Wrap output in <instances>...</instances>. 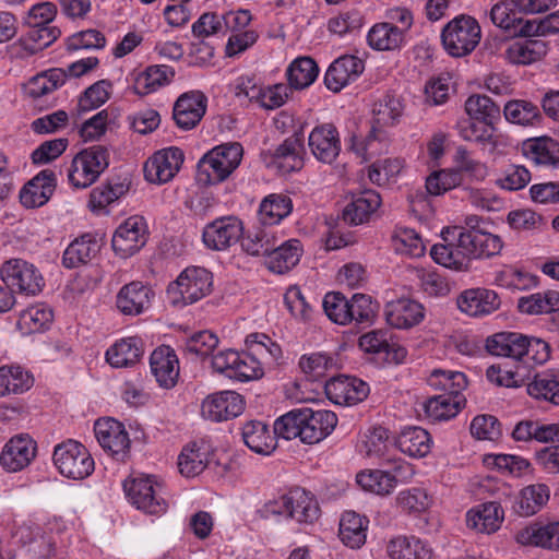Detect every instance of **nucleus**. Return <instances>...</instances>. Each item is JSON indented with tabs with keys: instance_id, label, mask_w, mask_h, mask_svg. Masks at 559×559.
<instances>
[{
	"instance_id": "60",
	"label": "nucleus",
	"mask_w": 559,
	"mask_h": 559,
	"mask_svg": "<svg viewBox=\"0 0 559 559\" xmlns=\"http://www.w3.org/2000/svg\"><path fill=\"white\" fill-rule=\"evenodd\" d=\"M555 523L532 524L516 533L515 539L524 546H538L554 549Z\"/></svg>"
},
{
	"instance_id": "15",
	"label": "nucleus",
	"mask_w": 559,
	"mask_h": 559,
	"mask_svg": "<svg viewBox=\"0 0 559 559\" xmlns=\"http://www.w3.org/2000/svg\"><path fill=\"white\" fill-rule=\"evenodd\" d=\"M183 160L185 155L179 147L160 150L144 163V177L151 183H166L176 176Z\"/></svg>"
},
{
	"instance_id": "44",
	"label": "nucleus",
	"mask_w": 559,
	"mask_h": 559,
	"mask_svg": "<svg viewBox=\"0 0 559 559\" xmlns=\"http://www.w3.org/2000/svg\"><path fill=\"white\" fill-rule=\"evenodd\" d=\"M293 211V201L288 195L272 193L265 197L259 207L261 225L273 226L280 224Z\"/></svg>"
},
{
	"instance_id": "41",
	"label": "nucleus",
	"mask_w": 559,
	"mask_h": 559,
	"mask_svg": "<svg viewBox=\"0 0 559 559\" xmlns=\"http://www.w3.org/2000/svg\"><path fill=\"white\" fill-rule=\"evenodd\" d=\"M53 319L52 310L46 304H35L21 311L16 328L23 335L46 331Z\"/></svg>"
},
{
	"instance_id": "20",
	"label": "nucleus",
	"mask_w": 559,
	"mask_h": 559,
	"mask_svg": "<svg viewBox=\"0 0 559 559\" xmlns=\"http://www.w3.org/2000/svg\"><path fill=\"white\" fill-rule=\"evenodd\" d=\"M456 305L460 311L466 316L481 318L497 311L501 300L495 290L476 287L463 290L456 298Z\"/></svg>"
},
{
	"instance_id": "23",
	"label": "nucleus",
	"mask_w": 559,
	"mask_h": 559,
	"mask_svg": "<svg viewBox=\"0 0 559 559\" xmlns=\"http://www.w3.org/2000/svg\"><path fill=\"white\" fill-rule=\"evenodd\" d=\"M364 61L353 55H344L335 59L324 75L325 86L337 93L350 82H354L364 72Z\"/></svg>"
},
{
	"instance_id": "31",
	"label": "nucleus",
	"mask_w": 559,
	"mask_h": 559,
	"mask_svg": "<svg viewBox=\"0 0 559 559\" xmlns=\"http://www.w3.org/2000/svg\"><path fill=\"white\" fill-rule=\"evenodd\" d=\"M504 511L496 501L485 502L472 508L466 513V524L469 528L485 534L498 531L503 522Z\"/></svg>"
},
{
	"instance_id": "24",
	"label": "nucleus",
	"mask_w": 559,
	"mask_h": 559,
	"mask_svg": "<svg viewBox=\"0 0 559 559\" xmlns=\"http://www.w3.org/2000/svg\"><path fill=\"white\" fill-rule=\"evenodd\" d=\"M57 186L56 174L44 169L33 177L20 191V202L26 209L45 205L52 197Z\"/></svg>"
},
{
	"instance_id": "64",
	"label": "nucleus",
	"mask_w": 559,
	"mask_h": 559,
	"mask_svg": "<svg viewBox=\"0 0 559 559\" xmlns=\"http://www.w3.org/2000/svg\"><path fill=\"white\" fill-rule=\"evenodd\" d=\"M356 481L365 491L379 496L390 495L395 488V483L383 469L362 471L357 474Z\"/></svg>"
},
{
	"instance_id": "50",
	"label": "nucleus",
	"mask_w": 559,
	"mask_h": 559,
	"mask_svg": "<svg viewBox=\"0 0 559 559\" xmlns=\"http://www.w3.org/2000/svg\"><path fill=\"white\" fill-rule=\"evenodd\" d=\"M518 309L530 316L556 311L559 309V292L547 290L521 297L518 300Z\"/></svg>"
},
{
	"instance_id": "10",
	"label": "nucleus",
	"mask_w": 559,
	"mask_h": 559,
	"mask_svg": "<svg viewBox=\"0 0 559 559\" xmlns=\"http://www.w3.org/2000/svg\"><path fill=\"white\" fill-rule=\"evenodd\" d=\"M0 277L13 295L34 297L45 287V280L38 267L24 259H10L3 262Z\"/></svg>"
},
{
	"instance_id": "59",
	"label": "nucleus",
	"mask_w": 559,
	"mask_h": 559,
	"mask_svg": "<svg viewBox=\"0 0 559 559\" xmlns=\"http://www.w3.org/2000/svg\"><path fill=\"white\" fill-rule=\"evenodd\" d=\"M455 129L464 141L475 142L483 146L493 143L490 124L471 118L469 116L460 119L455 124Z\"/></svg>"
},
{
	"instance_id": "49",
	"label": "nucleus",
	"mask_w": 559,
	"mask_h": 559,
	"mask_svg": "<svg viewBox=\"0 0 559 559\" xmlns=\"http://www.w3.org/2000/svg\"><path fill=\"white\" fill-rule=\"evenodd\" d=\"M174 75V71L167 66H151L136 76L134 91L139 95L154 93L168 84Z\"/></svg>"
},
{
	"instance_id": "22",
	"label": "nucleus",
	"mask_w": 559,
	"mask_h": 559,
	"mask_svg": "<svg viewBox=\"0 0 559 559\" xmlns=\"http://www.w3.org/2000/svg\"><path fill=\"white\" fill-rule=\"evenodd\" d=\"M305 138L301 131L286 138L272 153L271 165L283 174L300 170L304 166Z\"/></svg>"
},
{
	"instance_id": "48",
	"label": "nucleus",
	"mask_w": 559,
	"mask_h": 559,
	"mask_svg": "<svg viewBox=\"0 0 559 559\" xmlns=\"http://www.w3.org/2000/svg\"><path fill=\"white\" fill-rule=\"evenodd\" d=\"M386 551L391 559H431L430 549L415 537L397 536L389 542Z\"/></svg>"
},
{
	"instance_id": "51",
	"label": "nucleus",
	"mask_w": 559,
	"mask_h": 559,
	"mask_svg": "<svg viewBox=\"0 0 559 559\" xmlns=\"http://www.w3.org/2000/svg\"><path fill=\"white\" fill-rule=\"evenodd\" d=\"M66 80V70L50 69L29 79L26 84V93L32 98L43 97L62 86Z\"/></svg>"
},
{
	"instance_id": "3",
	"label": "nucleus",
	"mask_w": 559,
	"mask_h": 559,
	"mask_svg": "<svg viewBox=\"0 0 559 559\" xmlns=\"http://www.w3.org/2000/svg\"><path fill=\"white\" fill-rule=\"evenodd\" d=\"M489 354L513 359L516 364L533 367L550 358V345L543 338L520 332H499L486 340Z\"/></svg>"
},
{
	"instance_id": "30",
	"label": "nucleus",
	"mask_w": 559,
	"mask_h": 559,
	"mask_svg": "<svg viewBox=\"0 0 559 559\" xmlns=\"http://www.w3.org/2000/svg\"><path fill=\"white\" fill-rule=\"evenodd\" d=\"M153 290L142 282L134 281L122 286L117 295V308L127 316H138L151 306Z\"/></svg>"
},
{
	"instance_id": "33",
	"label": "nucleus",
	"mask_w": 559,
	"mask_h": 559,
	"mask_svg": "<svg viewBox=\"0 0 559 559\" xmlns=\"http://www.w3.org/2000/svg\"><path fill=\"white\" fill-rule=\"evenodd\" d=\"M550 488L546 484H532L523 487L512 506L520 516H532L538 513L549 501Z\"/></svg>"
},
{
	"instance_id": "9",
	"label": "nucleus",
	"mask_w": 559,
	"mask_h": 559,
	"mask_svg": "<svg viewBox=\"0 0 559 559\" xmlns=\"http://www.w3.org/2000/svg\"><path fill=\"white\" fill-rule=\"evenodd\" d=\"M109 154L106 147L93 145L80 151L68 168V180L76 189L92 186L108 167Z\"/></svg>"
},
{
	"instance_id": "40",
	"label": "nucleus",
	"mask_w": 559,
	"mask_h": 559,
	"mask_svg": "<svg viewBox=\"0 0 559 559\" xmlns=\"http://www.w3.org/2000/svg\"><path fill=\"white\" fill-rule=\"evenodd\" d=\"M277 242L275 233L265 225L255 226L240 237V245L246 253L253 257L262 255L265 259Z\"/></svg>"
},
{
	"instance_id": "37",
	"label": "nucleus",
	"mask_w": 559,
	"mask_h": 559,
	"mask_svg": "<svg viewBox=\"0 0 559 559\" xmlns=\"http://www.w3.org/2000/svg\"><path fill=\"white\" fill-rule=\"evenodd\" d=\"M100 250L95 236L85 234L74 239L64 250L62 265L67 269H75L87 264Z\"/></svg>"
},
{
	"instance_id": "5",
	"label": "nucleus",
	"mask_w": 559,
	"mask_h": 559,
	"mask_svg": "<svg viewBox=\"0 0 559 559\" xmlns=\"http://www.w3.org/2000/svg\"><path fill=\"white\" fill-rule=\"evenodd\" d=\"M243 148L239 142L214 146L198 162L197 181L202 186L225 181L240 165Z\"/></svg>"
},
{
	"instance_id": "42",
	"label": "nucleus",
	"mask_w": 559,
	"mask_h": 559,
	"mask_svg": "<svg viewBox=\"0 0 559 559\" xmlns=\"http://www.w3.org/2000/svg\"><path fill=\"white\" fill-rule=\"evenodd\" d=\"M142 354V341L138 337H126L107 349L106 360L115 368H123L138 362Z\"/></svg>"
},
{
	"instance_id": "13",
	"label": "nucleus",
	"mask_w": 559,
	"mask_h": 559,
	"mask_svg": "<svg viewBox=\"0 0 559 559\" xmlns=\"http://www.w3.org/2000/svg\"><path fill=\"white\" fill-rule=\"evenodd\" d=\"M148 238L144 217L133 215L121 223L111 238V247L117 255L127 259L143 248Z\"/></svg>"
},
{
	"instance_id": "43",
	"label": "nucleus",
	"mask_w": 559,
	"mask_h": 559,
	"mask_svg": "<svg viewBox=\"0 0 559 559\" xmlns=\"http://www.w3.org/2000/svg\"><path fill=\"white\" fill-rule=\"evenodd\" d=\"M548 46L547 43L537 39L530 38L521 41L512 43L506 50V58L513 64H531L547 55Z\"/></svg>"
},
{
	"instance_id": "19",
	"label": "nucleus",
	"mask_w": 559,
	"mask_h": 559,
	"mask_svg": "<svg viewBox=\"0 0 559 559\" xmlns=\"http://www.w3.org/2000/svg\"><path fill=\"white\" fill-rule=\"evenodd\" d=\"M324 391L334 404L354 405L368 396L369 385L356 377L340 374L325 382Z\"/></svg>"
},
{
	"instance_id": "53",
	"label": "nucleus",
	"mask_w": 559,
	"mask_h": 559,
	"mask_svg": "<svg viewBox=\"0 0 559 559\" xmlns=\"http://www.w3.org/2000/svg\"><path fill=\"white\" fill-rule=\"evenodd\" d=\"M391 242L394 251L402 255L418 258L425 253L420 236L412 228L396 226L391 235Z\"/></svg>"
},
{
	"instance_id": "29",
	"label": "nucleus",
	"mask_w": 559,
	"mask_h": 559,
	"mask_svg": "<svg viewBox=\"0 0 559 559\" xmlns=\"http://www.w3.org/2000/svg\"><path fill=\"white\" fill-rule=\"evenodd\" d=\"M386 322L396 329H409L419 324L424 319L423 306L408 298L391 300L384 310Z\"/></svg>"
},
{
	"instance_id": "39",
	"label": "nucleus",
	"mask_w": 559,
	"mask_h": 559,
	"mask_svg": "<svg viewBox=\"0 0 559 559\" xmlns=\"http://www.w3.org/2000/svg\"><path fill=\"white\" fill-rule=\"evenodd\" d=\"M522 152L537 165L556 166L559 163V143L551 138L527 139L522 144Z\"/></svg>"
},
{
	"instance_id": "7",
	"label": "nucleus",
	"mask_w": 559,
	"mask_h": 559,
	"mask_svg": "<svg viewBox=\"0 0 559 559\" xmlns=\"http://www.w3.org/2000/svg\"><path fill=\"white\" fill-rule=\"evenodd\" d=\"M480 38L481 29L476 19L464 14L451 20L441 32L444 50L455 58L469 55Z\"/></svg>"
},
{
	"instance_id": "12",
	"label": "nucleus",
	"mask_w": 559,
	"mask_h": 559,
	"mask_svg": "<svg viewBox=\"0 0 559 559\" xmlns=\"http://www.w3.org/2000/svg\"><path fill=\"white\" fill-rule=\"evenodd\" d=\"M130 502L136 509L152 515L166 512L168 504L163 497V486L152 476H140L123 483Z\"/></svg>"
},
{
	"instance_id": "14",
	"label": "nucleus",
	"mask_w": 559,
	"mask_h": 559,
	"mask_svg": "<svg viewBox=\"0 0 559 559\" xmlns=\"http://www.w3.org/2000/svg\"><path fill=\"white\" fill-rule=\"evenodd\" d=\"M99 445L114 459L123 461L130 450V438L122 423L114 418H100L94 425Z\"/></svg>"
},
{
	"instance_id": "6",
	"label": "nucleus",
	"mask_w": 559,
	"mask_h": 559,
	"mask_svg": "<svg viewBox=\"0 0 559 559\" xmlns=\"http://www.w3.org/2000/svg\"><path fill=\"white\" fill-rule=\"evenodd\" d=\"M213 274L205 267H186L167 287V295L174 306L192 305L212 293Z\"/></svg>"
},
{
	"instance_id": "16",
	"label": "nucleus",
	"mask_w": 559,
	"mask_h": 559,
	"mask_svg": "<svg viewBox=\"0 0 559 559\" xmlns=\"http://www.w3.org/2000/svg\"><path fill=\"white\" fill-rule=\"evenodd\" d=\"M242 222L235 216H224L205 225L202 240L206 248L223 251L240 240Z\"/></svg>"
},
{
	"instance_id": "56",
	"label": "nucleus",
	"mask_w": 559,
	"mask_h": 559,
	"mask_svg": "<svg viewBox=\"0 0 559 559\" xmlns=\"http://www.w3.org/2000/svg\"><path fill=\"white\" fill-rule=\"evenodd\" d=\"M526 391L534 399L559 405V380L554 373H536L526 384Z\"/></svg>"
},
{
	"instance_id": "63",
	"label": "nucleus",
	"mask_w": 559,
	"mask_h": 559,
	"mask_svg": "<svg viewBox=\"0 0 559 559\" xmlns=\"http://www.w3.org/2000/svg\"><path fill=\"white\" fill-rule=\"evenodd\" d=\"M484 464L513 477H521L531 467L528 460L512 454H487Z\"/></svg>"
},
{
	"instance_id": "46",
	"label": "nucleus",
	"mask_w": 559,
	"mask_h": 559,
	"mask_svg": "<svg viewBox=\"0 0 559 559\" xmlns=\"http://www.w3.org/2000/svg\"><path fill=\"white\" fill-rule=\"evenodd\" d=\"M34 378L17 365L0 367V397L9 394H21L33 386Z\"/></svg>"
},
{
	"instance_id": "58",
	"label": "nucleus",
	"mask_w": 559,
	"mask_h": 559,
	"mask_svg": "<svg viewBox=\"0 0 559 559\" xmlns=\"http://www.w3.org/2000/svg\"><path fill=\"white\" fill-rule=\"evenodd\" d=\"M531 367L516 364L514 369L492 365L486 371L487 379L499 386L520 388L525 383Z\"/></svg>"
},
{
	"instance_id": "21",
	"label": "nucleus",
	"mask_w": 559,
	"mask_h": 559,
	"mask_svg": "<svg viewBox=\"0 0 559 559\" xmlns=\"http://www.w3.org/2000/svg\"><path fill=\"white\" fill-rule=\"evenodd\" d=\"M206 96L200 91L183 93L174 105L173 118L182 130L193 129L205 115Z\"/></svg>"
},
{
	"instance_id": "26",
	"label": "nucleus",
	"mask_w": 559,
	"mask_h": 559,
	"mask_svg": "<svg viewBox=\"0 0 559 559\" xmlns=\"http://www.w3.org/2000/svg\"><path fill=\"white\" fill-rule=\"evenodd\" d=\"M150 367L162 388L170 389L176 385L179 377V360L170 346L162 345L155 348L150 357Z\"/></svg>"
},
{
	"instance_id": "47",
	"label": "nucleus",
	"mask_w": 559,
	"mask_h": 559,
	"mask_svg": "<svg viewBox=\"0 0 559 559\" xmlns=\"http://www.w3.org/2000/svg\"><path fill=\"white\" fill-rule=\"evenodd\" d=\"M319 75V67L310 57H299L286 70L289 91L309 87Z\"/></svg>"
},
{
	"instance_id": "2",
	"label": "nucleus",
	"mask_w": 559,
	"mask_h": 559,
	"mask_svg": "<svg viewBox=\"0 0 559 559\" xmlns=\"http://www.w3.org/2000/svg\"><path fill=\"white\" fill-rule=\"evenodd\" d=\"M337 425V416L328 409L295 408L274 421L275 432L285 440L299 439L305 444H317L330 436Z\"/></svg>"
},
{
	"instance_id": "38",
	"label": "nucleus",
	"mask_w": 559,
	"mask_h": 559,
	"mask_svg": "<svg viewBox=\"0 0 559 559\" xmlns=\"http://www.w3.org/2000/svg\"><path fill=\"white\" fill-rule=\"evenodd\" d=\"M465 403L463 394H438L425 402L424 409L429 420L443 421L455 417Z\"/></svg>"
},
{
	"instance_id": "27",
	"label": "nucleus",
	"mask_w": 559,
	"mask_h": 559,
	"mask_svg": "<svg viewBox=\"0 0 559 559\" xmlns=\"http://www.w3.org/2000/svg\"><path fill=\"white\" fill-rule=\"evenodd\" d=\"M278 433L262 420H248L241 426L243 443L253 452L270 455L277 447Z\"/></svg>"
},
{
	"instance_id": "34",
	"label": "nucleus",
	"mask_w": 559,
	"mask_h": 559,
	"mask_svg": "<svg viewBox=\"0 0 559 559\" xmlns=\"http://www.w3.org/2000/svg\"><path fill=\"white\" fill-rule=\"evenodd\" d=\"M381 204L380 194L374 190H365L355 197L343 210L342 218L346 224L360 225L370 218Z\"/></svg>"
},
{
	"instance_id": "54",
	"label": "nucleus",
	"mask_w": 559,
	"mask_h": 559,
	"mask_svg": "<svg viewBox=\"0 0 559 559\" xmlns=\"http://www.w3.org/2000/svg\"><path fill=\"white\" fill-rule=\"evenodd\" d=\"M506 119L514 124L534 126L542 121V114L535 104L524 99H513L504 105Z\"/></svg>"
},
{
	"instance_id": "4",
	"label": "nucleus",
	"mask_w": 559,
	"mask_h": 559,
	"mask_svg": "<svg viewBox=\"0 0 559 559\" xmlns=\"http://www.w3.org/2000/svg\"><path fill=\"white\" fill-rule=\"evenodd\" d=\"M403 105L399 97L393 94H385L373 108L374 122L365 140L352 138L350 150L364 159H369L379 154L386 142V133L382 126L393 124L402 115Z\"/></svg>"
},
{
	"instance_id": "17",
	"label": "nucleus",
	"mask_w": 559,
	"mask_h": 559,
	"mask_svg": "<svg viewBox=\"0 0 559 559\" xmlns=\"http://www.w3.org/2000/svg\"><path fill=\"white\" fill-rule=\"evenodd\" d=\"M245 405V400L239 393L222 391L204 399L201 404V414L204 419L219 423L242 414Z\"/></svg>"
},
{
	"instance_id": "55",
	"label": "nucleus",
	"mask_w": 559,
	"mask_h": 559,
	"mask_svg": "<svg viewBox=\"0 0 559 559\" xmlns=\"http://www.w3.org/2000/svg\"><path fill=\"white\" fill-rule=\"evenodd\" d=\"M427 383L442 394H463L467 386V378L461 371L435 369L427 378Z\"/></svg>"
},
{
	"instance_id": "45",
	"label": "nucleus",
	"mask_w": 559,
	"mask_h": 559,
	"mask_svg": "<svg viewBox=\"0 0 559 559\" xmlns=\"http://www.w3.org/2000/svg\"><path fill=\"white\" fill-rule=\"evenodd\" d=\"M403 31L393 23L374 24L367 35L368 45L379 51L394 50L404 43Z\"/></svg>"
},
{
	"instance_id": "8",
	"label": "nucleus",
	"mask_w": 559,
	"mask_h": 559,
	"mask_svg": "<svg viewBox=\"0 0 559 559\" xmlns=\"http://www.w3.org/2000/svg\"><path fill=\"white\" fill-rule=\"evenodd\" d=\"M266 510L273 514L286 515L300 524H312L320 518L316 497L300 487L290 489L278 499L270 501Z\"/></svg>"
},
{
	"instance_id": "32",
	"label": "nucleus",
	"mask_w": 559,
	"mask_h": 559,
	"mask_svg": "<svg viewBox=\"0 0 559 559\" xmlns=\"http://www.w3.org/2000/svg\"><path fill=\"white\" fill-rule=\"evenodd\" d=\"M302 255V246L298 239L277 242L265 259L266 267L276 274H285L295 267Z\"/></svg>"
},
{
	"instance_id": "35",
	"label": "nucleus",
	"mask_w": 559,
	"mask_h": 559,
	"mask_svg": "<svg viewBox=\"0 0 559 559\" xmlns=\"http://www.w3.org/2000/svg\"><path fill=\"white\" fill-rule=\"evenodd\" d=\"M395 445L411 457H425L431 450L432 439L426 429L409 426L401 430L395 439Z\"/></svg>"
},
{
	"instance_id": "57",
	"label": "nucleus",
	"mask_w": 559,
	"mask_h": 559,
	"mask_svg": "<svg viewBox=\"0 0 559 559\" xmlns=\"http://www.w3.org/2000/svg\"><path fill=\"white\" fill-rule=\"evenodd\" d=\"M246 344L248 348L252 349V355H255L262 362L263 368L266 365L277 364L282 357L281 346L263 333L249 334Z\"/></svg>"
},
{
	"instance_id": "11",
	"label": "nucleus",
	"mask_w": 559,
	"mask_h": 559,
	"mask_svg": "<svg viewBox=\"0 0 559 559\" xmlns=\"http://www.w3.org/2000/svg\"><path fill=\"white\" fill-rule=\"evenodd\" d=\"M53 463L63 476L71 479H84L94 471V460L87 449L72 439L56 445Z\"/></svg>"
},
{
	"instance_id": "36",
	"label": "nucleus",
	"mask_w": 559,
	"mask_h": 559,
	"mask_svg": "<svg viewBox=\"0 0 559 559\" xmlns=\"http://www.w3.org/2000/svg\"><path fill=\"white\" fill-rule=\"evenodd\" d=\"M369 520L354 511H345L340 520L338 536L342 543L359 549L366 543Z\"/></svg>"
},
{
	"instance_id": "18",
	"label": "nucleus",
	"mask_w": 559,
	"mask_h": 559,
	"mask_svg": "<svg viewBox=\"0 0 559 559\" xmlns=\"http://www.w3.org/2000/svg\"><path fill=\"white\" fill-rule=\"evenodd\" d=\"M308 146L317 160L333 164L342 147L337 128L330 122L317 124L308 135Z\"/></svg>"
},
{
	"instance_id": "61",
	"label": "nucleus",
	"mask_w": 559,
	"mask_h": 559,
	"mask_svg": "<svg viewBox=\"0 0 559 559\" xmlns=\"http://www.w3.org/2000/svg\"><path fill=\"white\" fill-rule=\"evenodd\" d=\"M466 114L476 120L492 124L500 117V108L486 95H472L465 102Z\"/></svg>"
},
{
	"instance_id": "62",
	"label": "nucleus",
	"mask_w": 559,
	"mask_h": 559,
	"mask_svg": "<svg viewBox=\"0 0 559 559\" xmlns=\"http://www.w3.org/2000/svg\"><path fill=\"white\" fill-rule=\"evenodd\" d=\"M491 22L511 35L516 23L521 22V12L514 0H502L496 3L489 12Z\"/></svg>"
},
{
	"instance_id": "1",
	"label": "nucleus",
	"mask_w": 559,
	"mask_h": 559,
	"mask_svg": "<svg viewBox=\"0 0 559 559\" xmlns=\"http://www.w3.org/2000/svg\"><path fill=\"white\" fill-rule=\"evenodd\" d=\"M442 238L445 243L433 245L431 258L442 266L461 272L469 270L472 260L490 259L503 248L498 235L485 230L445 227Z\"/></svg>"
},
{
	"instance_id": "25",
	"label": "nucleus",
	"mask_w": 559,
	"mask_h": 559,
	"mask_svg": "<svg viewBox=\"0 0 559 559\" xmlns=\"http://www.w3.org/2000/svg\"><path fill=\"white\" fill-rule=\"evenodd\" d=\"M36 454V443L28 435L12 437L3 447L0 463L8 472L28 466Z\"/></svg>"
},
{
	"instance_id": "28",
	"label": "nucleus",
	"mask_w": 559,
	"mask_h": 559,
	"mask_svg": "<svg viewBox=\"0 0 559 559\" xmlns=\"http://www.w3.org/2000/svg\"><path fill=\"white\" fill-rule=\"evenodd\" d=\"M212 455L213 449L207 441L200 440L188 443L178 456L180 474L188 478L200 475L209 465Z\"/></svg>"
},
{
	"instance_id": "52",
	"label": "nucleus",
	"mask_w": 559,
	"mask_h": 559,
	"mask_svg": "<svg viewBox=\"0 0 559 559\" xmlns=\"http://www.w3.org/2000/svg\"><path fill=\"white\" fill-rule=\"evenodd\" d=\"M379 304L366 294H354L349 299V324L366 328L374 323Z\"/></svg>"
}]
</instances>
